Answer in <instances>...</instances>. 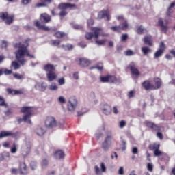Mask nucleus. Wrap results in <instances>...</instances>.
Here are the masks:
<instances>
[{
  "label": "nucleus",
  "mask_w": 175,
  "mask_h": 175,
  "mask_svg": "<svg viewBox=\"0 0 175 175\" xmlns=\"http://www.w3.org/2000/svg\"><path fill=\"white\" fill-rule=\"evenodd\" d=\"M15 49H18L15 52V55L17 61L20 62L21 65H24L27 60L24 59L25 55L27 57H30L31 58H35V55L29 54V51H28V43L22 44L21 42H18L14 44Z\"/></svg>",
  "instance_id": "obj_1"
},
{
  "label": "nucleus",
  "mask_w": 175,
  "mask_h": 175,
  "mask_svg": "<svg viewBox=\"0 0 175 175\" xmlns=\"http://www.w3.org/2000/svg\"><path fill=\"white\" fill-rule=\"evenodd\" d=\"M44 125L49 129H53V128H57V126L58 128H62L64 126V124L58 123L57 119L53 116H47L45 119Z\"/></svg>",
  "instance_id": "obj_2"
},
{
  "label": "nucleus",
  "mask_w": 175,
  "mask_h": 175,
  "mask_svg": "<svg viewBox=\"0 0 175 175\" xmlns=\"http://www.w3.org/2000/svg\"><path fill=\"white\" fill-rule=\"evenodd\" d=\"M33 110H35L34 107H23L21 108V113H24L25 116H23V121L27 122V124H32V121H31V116H32V113H33Z\"/></svg>",
  "instance_id": "obj_3"
},
{
  "label": "nucleus",
  "mask_w": 175,
  "mask_h": 175,
  "mask_svg": "<svg viewBox=\"0 0 175 175\" xmlns=\"http://www.w3.org/2000/svg\"><path fill=\"white\" fill-rule=\"evenodd\" d=\"M113 140V134L109 131L107 133V136L105 137V139L102 144V147L105 151H107L109 148H110V146H111V142Z\"/></svg>",
  "instance_id": "obj_4"
},
{
  "label": "nucleus",
  "mask_w": 175,
  "mask_h": 175,
  "mask_svg": "<svg viewBox=\"0 0 175 175\" xmlns=\"http://www.w3.org/2000/svg\"><path fill=\"white\" fill-rule=\"evenodd\" d=\"M77 98L75 96H71L67 103V109L68 111H75L76 110V107H77Z\"/></svg>",
  "instance_id": "obj_5"
},
{
  "label": "nucleus",
  "mask_w": 175,
  "mask_h": 175,
  "mask_svg": "<svg viewBox=\"0 0 175 175\" xmlns=\"http://www.w3.org/2000/svg\"><path fill=\"white\" fill-rule=\"evenodd\" d=\"M116 19L118 21H122L119 25L120 27V29L122 31H126L128 29V27H129V25L128 24V21L125 19L123 15H120L116 16Z\"/></svg>",
  "instance_id": "obj_6"
},
{
  "label": "nucleus",
  "mask_w": 175,
  "mask_h": 175,
  "mask_svg": "<svg viewBox=\"0 0 175 175\" xmlns=\"http://www.w3.org/2000/svg\"><path fill=\"white\" fill-rule=\"evenodd\" d=\"M0 18L7 24V25H10L12 23H13V20L14 18V16L13 15H9L7 14V12H3L0 14Z\"/></svg>",
  "instance_id": "obj_7"
},
{
  "label": "nucleus",
  "mask_w": 175,
  "mask_h": 175,
  "mask_svg": "<svg viewBox=\"0 0 175 175\" xmlns=\"http://www.w3.org/2000/svg\"><path fill=\"white\" fill-rule=\"evenodd\" d=\"M100 167L98 165L94 166V172L96 175H102V173H106V165L105 163H100Z\"/></svg>",
  "instance_id": "obj_8"
},
{
  "label": "nucleus",
  "mask_w": 175,
  "mask_h": 175,
  "mask_svg": "<svg viewBox=\"0 0 175 175\" xmlns=\"http://www.w3.org/2000/svg\"><path fill=\"white\" fill-rule=\"evenodd\" d=\"M18 135V133H13L12 131H3L0 133V139H3V137H17V135Z\"/></svg>",
  "instance_id": "obj_9"
},
{
  "label": "nucleus",
  "mask_w": 175,
  "mask_h": 175,
  "mask_svg": "<svg viewBox=\"0 0 175 175\" xmlns=\"http://www.w3.org/2000/svg\"><path fill=\"white\" fill-rule=\"evenodd\" d=\"M105 17H106L107 21H110V20L111 19L110 14H109V10H102L98 13V20H102V18H105Z\"/></svg>",
  "instance_id": "obj_10"
},
{
  "label": "nucleus",
  "mask_w": 175,
  "mask_h": 175,
  "mask_svg": "<svg viewBox=\"0 0 175 175\" xmlns=\"http://www.w3.org/2000/svg\"><path fill=\"white\" fill-rule=\"evenodd\" d=\"M157 25L158 27H160L162 32H164V33H166V32L169 31V26L163 23V20L162 19V18H159Z\"/></svg>",
  "instance_id": "obj_11"
},
{
  "label": "nucleus",
  "mask_w": 175,
  "mask_h": 175,
  "mask_svg": "<svg viewBox=\"0 0 175 175\" xmlns=\"http://www.w3.org/2000/svg\"><path fill=\"white\" fill-rule=\"evenodd\" d=\"M160 146L159 142H155L149 145V148L150 150H154V154H162L159 150Z\"/></svg>",
  "instance_id": "obj_12"
},
{
  "label": "nucleus",
  "mask_w": 175,
  "mask_h": 175,
  "mask_svg": "<svg viewBox=\"0 0 175 175\" xmlns=\"http://www.w3.org/2000/svg\"><path fill=\"white\" fill-rule=\"evenodd\" d=\"M100 109L105 116L111 114V107H110V105L107 104L102 105Z\"/></svg>",
  "instance_id": "obj_13"
},
{
  "label": "nucleus",
  "mask_w": 175,
  "mask_h": 175,
  "mask_svg": "<svg viewBox=\"0 0 175 175\" xmlns=\"http://www.w3.org/2000/svg\"><path fill=\"white\" fill-rule=\"evenodd\" d=\"M34 25L38 28V29H42V31H50V27H49V26L41 25L38 20L34 21Z\"/></svg>",
  "instance_id": "obj_14"
},
{
  "label": "nucleus",
  "mask_w": 175,
  "mask_h": 175,
  "mask_svg": "<svg viewBox=\"0 0 175 175\" xmlns=\"http://www.w3.org/2000/svg\"><path fill=\"white\" fill-rule=\"evenodd\" d=\"M130 70L134 76H139L140 73L139 72V70H137V68H136V64L135 63L132 62L129 65Z\"/></svg>",
  "instance_id": "obj_15"
},
{
  "label": "nucleus",
  "mask_w": 175,
  "mask_h": 175,
  "mask_svg": "<svg viewBox=\"0 0 175 175\" xmlns=\"http://www.w3.org/2000/svg\"><path fill=\"white\" fill-rule=\"evenodd\" d=\"M44 70L50 73V72H55V66L51 64H48L44 66Z\"/></svg>",
  "instance_id": "obj_16"
},
{
  "label": "nucleus",
  "mask_w": 175,
  "mask_h": 175,
  "mask_svg": "<svg viewBox=\"0 0 175 175\" xmlns=\"http://www.w3.org/2000/svg\"><path fill=\"white\" fill-rule=\"evenodd\" d=\"M48 81H54L57 79V74L54 71L46 73Z\"/></svg>",
  "instance_id": "obj_17"
},
{
  "label": "nucleus",
  "mask_w": 175,
  "mask_h": 175,
  "mask_svg": "<svg viewBox=\"0 0 175 175\" xmlns=\"http://www.w3.org/2000/svg\"><path fill=\"white\" fill-rule=\"evenodd\" d=\"M35 133L38 136H43L46 133V130L42 126H38L36 128Z\"/></svg>",
  "instance_id": "obj_18"
},
{
  "label": "nucleus",
  "mask_w": 175,
  "mask_h": 175,
  "mask_svg": "<svg viewBox=\"0 0 175 175\" xmlns=\"http://www.w3.org/2000/svg\"><path fill=\"white\" fill-rule=\"evenodd\" d=\"M40 20L46 23H50L51 21V16L46 13H44L40 15Z\"/></svg>",
  "instance_id": "obj_19"
},
{
  "label": "nucleus",
  "mask_w": 175,
  "mask_h": 175,
  "mask_svg": "<svg viewBox=\"0 0 175 175\" xmlns=\"http://www.w3.org/2000/svg\"><path fill=\"white\" fill-rule=\"evenodd\" d=\"M144 43L148 46H152V37L150 35L146 36L143 40Z\"/></svg>",
  "instance_id": "obj_20"
},
{
  "label": "nucleus",
  "mask_w": 175,
  "mask_h": 175,
  "mask_svg": "<svg viewBox=\"0 0 175 175\" xmlns=\"http://www.w3.org/2000/svg\"><path fill=\"white\" fill-rule=\"evenodd\" d=\"M76 5L75 4H71L69 3H62L59 5V9L62 10L64 9H68V8H75Z\"/></svg>",
  "instance_id": "obj_21"
},
{
  "label": "nucleus",
  "mask_w": 175,
  "mask_h": 175,
  "mask_svg": "<svg viewBox=\"0 0 175 175\" xmlns=\"http://www.w3.org/2000/svg\"><path fill=\"white\" fill-rule=\"evenodd\" d=\"M36 90L38 91H46V88H47V85L43 82L37 83L36 85Z\"/></svg>",
  "instance_id": "obj_22"
},
{
  "label": "nucleus",
  "mask_w": 175,
  "mask_h": 175,
  "mask_svg": "<svg viewBox=\"0 0 175 175\" xmlns=\"http://www.w3.org/2000/svg\"><path fill=\"white\" fill-rule=\"evenodd\" d=\"M161 85H162V80L159 78H156L154 79V85H153V90H159L161 88Z\"/></svg>",
  "instance_id": "obj_23"
},
{
  "label": "nucleus",
  "mask_w": 175,
  "mask_h": 175,
  "mask_svg": "<svg viewBox=\"0 0 175 175\" xmlns=\"http://www.w3.org/2000/svg\"><path fill=\"white\" fill-rule=\"evenodd\" d=\"M92 31L94 33L95 39H98L99 38V35H100V32H102V29L99 27H92Z\"/></svg>",
  "instance_id": "obj_24"
},
{
  "label": "nucleus",
  "mask_w": 175,
  "mask_h": 175,
  "mask_svg": "<svg viewBox=\"0 0 175 175\" xmlns=\"http://www.w3.org/2000/svg\"><path fill=\"white\" fill-rule=\"evenodd\" d=\"M79 65L81 66H89V65H91V62L87 59H79Z\"/></svg>",
  "instance_id": "obj_25"
},
{
  "label": "nucleus",
  "mask_w": 175,
  "mask_h": 175,
  "mask_svg": "<svg viewBox=\"0 0 175 175\" xmlns=\"http://www.w3.org/2000/svg\"><path fill=\"white\" fill-rule=\"evenodd\" d=\"M142 86L145 90H154V85L150 83L148 81H144L142 83Z\"/></svg>",
  "instance_id": "obj_26"
},
{
  "label": "nucleus",
  "mask_w": 175,
  "mask_h": 175,
  "mask_svg": "<svg viewBox=\"0 0 175 175\" xmlns=\"http://www.w3.org/2000/svg\"><path fill=\"white\" fill-rule=\"evenodd\" d=\"M146 124L148 128H151L152 129H154V131H159V127L157 126L155 124L151 122H146Z\"/></svg>",
  "instance_id": "obj_27"
},
{
  "label": "nucleus",
  "mask_w": 175,
  "mask_h": 175,
  "mask_svg": "<svg viewBox=\"0 0 175 175\" xmlns=\"http://www.w3.org/2000/svg\"><path fill=\"white\" fill-rule=\"evenodd\" d=\"M20 173L21 174H27V165L25 163L20 165Z\"/></svg>",
  "instance_id": "obj_28"
},
{
  "label": "nucleus",
  "mask_w": 175,
  "mask_h": 175,
  "mask_svg": "<svg viewBox=\"0 0 175 175\" xmlns=\"http://www.w3.org/2000/svg\"><path fill=\"white\" fill-rule=\"evenodd\" d=\"M136 32L139 35H143V33H146V32H147V29H144V27L142 25H141L137 28Z\"/></svg>",
  "instance_id": "obj_29"
},
{
  "label": "nucleus",
  "mask_w": 175,
  "mask_h": 175,
  "mask_svg": "<svg viewBox=\"0 0 175 175\" xmlns=\"http://www.w3.org/2000/svg\"><path fill=\"white\" fill-rule=\"evenodd\" d=\"M141 51L143 53L144 55H147L151 53V49L148 46H143L141 48Z\"/></svg>",
  "instance_id": "obj_30"
},
{
  "label": "nucleus",
  "mask_w": 175,
  "mask_h": 175,
  "mask_svg": "<svg viewBox=\"0 0 175 175\" xmlns=\"http://www.w3.org/2000/svg\"><path fill=\"white\" fill-rule=\"evenodd\" d=\"M48 88L50 91H57L58 90V85H57V83H51V84H50L48 86Z\"/></svg>",
  "instance_id": "obj_31"
},
{
  "label": "nucleus",
  "mask_w": 175,
  "mask_h": 175,
  "mask_svg": "<svg viewBox=\"0 0 175 175\" xmlns=\"http://www.w3.org/2000/svg\"><path fill=\"white\" fill-rule=\"evenodd\" d=\"M135 95H136V90H130L127 93V96L129 99H132V98H135Z\"/></svg>",
  "instance_id": "obj_32"
},
{
  "label": "nucleus",
  "mask_w": 175,
  "mask_h": 175,
  "mask_svg": "<svg viewBox=\"0 0 175 175\" xmlns=\"http://www.w3.org/2000/svg\"><path fill=\"white\" fill-rule=\"evenodd\" d=\"M8 94H11L12 95H17L18 94H21V91L14 90L12 89L7 90Z\"/></svg>",
  "instance_id": "obj_33"
},
{
  "label": "nucleus",
  "mask_w": 175,
  "mask_h": 175,
  "mask_svg": "<svg viewBox=\"0 0 175 175\" xmlns=\"http://www.w3.org/2000/svg\"><path fill=\"white\" fill-rule=\"evenodd\" d=\"M12 68L17 70V69H20V64L17 62H12L11 64V68Z\"/></svg>",
  "instance_id": "obj_34"
},
{
  "label": "nucleus",
  "mask_w": 175,
  "mask_h": 175,
  "mask_svg": "<svg viewBox=\"0 0 175 175\" xmlns=\"http://www.w3.org/2000/svg\"><path fill=\"white\" fill-rule=\"evenodd\" d=\"M117 78L113 75H108V83H116Z\"/></svg>",
  "instance_id": "obj_35"
},
{
  "label": "nucleus",
  "mask_w": 175,
  "mask_h": 175,
  "mask_svg": "<svg viewBox=\"0 0 175 175\" xmlns=\"http://www.w3.org/2000/svg\"><path fill=\"white\" fill-rule=\"evenodd\" d=\"M107 42V40L103 39V40H96L95 43L97 44V46H103L104 44Z\"/></svg>",
  "instance_id": "obj_36"
},
{
  "label": "nucleus",
  "mask_w": 175,
  "mask_h": 175,
  "mask_svg": "<svg viewBox=\"0 0 175 175\" xmlns=\"http://www.w3.org/2000/svg\"><path fill=\"white\" fill-rule=\"evenodd\" d=\"M62 47L64 50H72L73 49V45L67 44L66 45H62Z\"/></svg>",
  "instance_id": "obj_37"
},
{
  "label": "nucleus",
  "mask_w": 175,
  "mask_h": 175,
  "mask_svg": "<svg viewBox=\"0 0 175 175\" xmlns=\"http://www.w3.org/2000/svg\"><path fill=\"white\" fill-rule=\"evenodd\" d=\"M12 75V70H8V68H1V75Z\"/></svg>",
  "instance_id": "obj_38"
},
{
  "label": "nucleus",
  "mask_w": 175,
  "mask_h": 175,
  "mask_svg": "<svg viewBox=\"0 0 175 175\" xmlns=\"http://www.w3.org/2000/svg\"><path fill=\"white\" fill-rule=\"evenodd\" d=\"M53 157H54V158H55V159H64V158H65V154H54Z\"/></svg>",
  "instance_id": "obj_39"
},
{
  "label": "nucleus",
  "mask_w": 175,
  "mask_h": 175,
  "mask_svg": "<svg viewBox=\"0 0 175 175\" xmlns=\"http://www.w3.org/2000/svg\"><path fill=\"white\" fill-rule=\"evenodd\" d=\"M110 29L113 31V32H120L122 31L120 26H113L110 28Z\"/></svg>",
  "instance_id": "obj_40"
},
{
  "label": "nucleus",
  "mask_w": 175,
  "mask_h": 175,
  "mask_svg": "<svg viewBox=\"0 0 175 175\" xmlns=\"http://www.w3.org/2000/svg\"><path fill=\"white\" fill-rule=\"evenodd\" d=\"M0 106H3L4 107H8V104L5 102V99L2 96H0Z\"/></svg>",
  "instance_id": "obj_41"
},
{
  "label": "nucleus",
  "mask_w": 175,
  "mask_h": 175,
  "mask_svg": "<svg viewBox=\"0 0 175 175\" xmlns=\"http://www.w3.org/2000/svg\"><path fill=\"white\" fill-rule=\"evenodd\" d=\"M100 80L102 83H109V75L100 77Z\"/></svg>",
  "instance_id": "obj_42"
},
{
  "label": "nucleus",
  "mask_w": 175,
  "mask_h": 175,
  "mask_svg": "<svg viewBox=\"0 0 175 175\" xmlns=\"http://www.w3.org/2000/svg\"><path fill=\"white\" fill-rule=\"evenodd\" d=\"M162 54H163V52L159 49L154 53V58H159V57H162Z\"/></svg>",
  "instance_id": "obj_43"
},
{
  "label": "nucleus",
  "mask_w": 175,
  "mask_h": 175,
  "mask_svg": "<svg viewBox=\"0 0 175 175\" xmlns=\"http://www.w3.org/2000/svg\"><path fill=\"white\" fill-rule=\"evenodd\" d=\"M165 49H166V46L165 45V43H163V42H161L160 44H159V50H160L161 51H163H163H165Z\"/></svg>",
  "instance_id": "obj_44"
},
{
  "label": "nucleus",
  "mask_w": 175,
  "mask_h": 175,
  "mask_svg": "<svg viewBox=\"0 0 175 175\" xmlns=\"http://www.w3.org/2000/svg\"><path fill=\"white\" fill-rule=\"evenodd\" d=\"M55 38H64V36H65V33L57 31L55 33Z\"/></svg>",
  "instance_id": "obj_45"
},
{
  "label": "nucleus",
  "mask_w": 175,
  "mask_h": 175,
  "mask_svg": "<svg viewBox=\"0 0 175 175\" xmlns=\"http://www.w3.org/2000/svg\"><path fill=\"white\" fill-rule=\"evenodd\" d=\"M92 38H94V33L89 32V33H86L85 34V38L88 40H91V39H92Z\"/></svg>",
  "instance_id": "obj_46"
},
{
  "label": "nucleus",
  "mask_w": 175,
  "mask_h": 175,
  "mask_svg": "<svg viewBox=\"0 0 175 175\" xmlns=\"http://www.w3.org/2000/svg\"><path fill=\"white\" fill-rule=\"evenodd\" d=\"M13 76L15 79H17L18 80H23V79H24V77L18 73H14Z\"/></svg>",
  "instance_id": "obj_47"
},
{
  "label": "nucleus",
  "mask_w": 175,
  "mask_h": 175,
  "mask_svg": "<svg viewBox=\"0 0 175 175\" xmlns=\"http://www.w3.org/2000/svg\"><path fill=\"white\" fill-rule=\"evenodd\" d=\"M126 126V122L125 120H121L119 122V127L122 129V128H124V126Z\"/></svg>",
  "instance_id": "obj_48"
},
{
  "label": "nucleus",
  "mask_w": 175,
  "mask_h": 175,
  "mask_svg": "<svg viewBox=\"0 0 175 175\" xmlns=\"http://www.w3.org/2000/svg\"><path fill=\"white\" fill-rule=\"evenodd\" d=\"M57 83L59 85H64V84H65V78L62 77L59 79Z\"/></svg>",
  "instance_id": "obj_49"
},
{
  "label": "nucleus",
  "mask_w": 175,
  "mask_h": 175,
  "mask_svg": "<svg viewBox=\"0 0 175 175\" xmlns=\"http://www.w3.org/2000/svg\"><path fill=\"white\" fill-rule=\"evenodd\" d=\"M147 170H148V172H152L154 170V166L152 163H148L147 164Z\"/></svg>",
  "instance_id": "obj_50"
},
{
  "label": "nucleus",
  "mask_w": 175,
  "mask_h": 175,
  "mask_svg": "<svg viewBox=\"0 0 175 175\" xmlns=\"http://www.w3.org/2000/svg\"><path fill=\"white\" fill-rule=\"evenodd\" d=\"M58 102H59V103L64 104L66 103V100H65V98L64 96H59L57 99Z\"/></svg>",
  "instance_id": "obj_51"
},
{
  "label": "nucleus",
  "mask_w": 175,
  "mask_h": 175,
  "mask_svg": "<svg viewBox=\"0 0 175 175\" xmlns=\"http://www.w3.org/2000/svg\"><path fill=\"white\" fill-rule=\"evenodd\" d=\"M30 167L32 170H35V169H36V162L32 161L30 163Z\"/></svg>",
  "instance_id": "obj_52"
},
{
  "label": "nucleus",
  "mask_w": 175,
  "mask_h": 175,
  "mask_svg": "<svg viewBox=\"0 0 175 175\" xmlns=\"http://www.w3.org/2000/svg\"><path fill=\"white\" fill-rule=\"evenodd\" d=\"M66 14H68V12L66 11H65V10H62L59 13L60 17H65V16H66Z\"/></svg>",
  "instance_id": "obj_53"
},
{
  "label": "nucleus",
  "mask_w": 175,
  "mask_h": 175,
  "mask_svg": "<svg viewBox=\"0 0 175 175\" xmlns=\"http://www.w3.org/2000/svg\"><path fill=\"white\" fill-rule=\"evenodd\" d=\"M52 44L53 46H59V44H61V41H59V40H52Z\"/></svg>",
  "instance_id": "obj_54"
},
{
  "label": "nucleus",
  "mask_w": 175,
  "mask_h": 175,
  "mask_svg": "<svg viewBox=\"0 0 175 175\" xmlns=\"http://www.w3.org/2000/svg\"><path fill=\"white\" fill-rule=\"evenodd\" d=\"M17 152V145H16V144H14V146L13 148L11 149V152H12V154H14Z\"/></svg>",
  "instance_id": "obj_55"
},
{
  "label": "nucleus",
  "mask_w": 175,
  "mask_h": 175,
  "mask_svg": "<svg viewBox=\"0 0 175 175\" xmlns=\"http://www.w3.org/2000/svg\"><path fill=\"white\" fill-rule=\"evenodd\" d=\"M98 69V70H102L103 69V64H100L99 66H97L96 67H92L90 68V69Z\"/></svg>",
  "instance_id": "obj_56"
},
{
  "label": "nucleus",
  "mask_w": 175,
  "mask_h": 175,
  "mask_svg": "<svg viewBox=\"0 0 175 175\" xmlns=\"http://www.w3.org/2000/svg\"><path fill=\"white\" fill-rule=\"evenodd\" d=\"M128 39V34H123L121 37L122 42H126V40Z\"/></svg>",
  "instance_id": "obj_57"
},
{
  "label": "nucleus",
  "mask_w": 175,
  "mask_h": 175,
  "mask_svg": "<svg viewBox=\"0 0 175 175\" xmlns=\"http://www.w3.org/2000/svg\"><path fill=\"white\" fill-rule=\"evenodd\" d=\"M47 165H49V161L46 159H44L42 161V167H46V166H47Z\"/></svg>",
  "instance_id": "obj_58"
},
{
  "label": "nucleus",
  "mask_w": 175,
  "mask_h": 175,
  "mask_svg": "<svg viewBox=\"0 0 175 175\" xmlns=\"http://www.w3.org/2000/svg\"><path fill=\"white\" fill-rule=\"evenodd\" d=\"M73 76V79H75V80H79V72H75L72 74Z\"/></svg>",
  "instance_id": "obj_59"
},
{
  "label": "nucleus",
  "mask_w": 175,
  "mask_h": 175,
  "mask_svg": "<svg viewBox=\"0 0 175 175\" xmlns=\"http://www.w3.org/2000/svg\"><path fill=\"white\" fill-rule=\"evenodd\" d=\"M125 55H128V56L133 55V51H132L131 50L126 51L125 52Z\"/></svg>",
  "instance_id": "obj_60"
},
{
  "label": "nucleus",
  "mask_w": 175,
  "mask_h": 175,
  "mask_svg": "<svg viewBox=\"0 0 175 175\" xmlns=\"http://www.w3.org/2000/svg\"><path fill=\"white\" fill-rule=\"evenodd\" d=\"M172 13H173V10H172V8H168V10L166 12L167 16H171Z\"/></svg>",
  "instance_id": "obj_61"
},
{
  "label": "nucleus",
  "mask_w": 175,
  "mask_h": 175,
  "mask_svg": "<svg viewBox=\"0 0 175 175\" xmlns=\"http://www.w3.org/2000/svg\"><path fill=\"white\" fill-rule=\"evenodd\" d=\"M118 174L124 175V167H120L118 170Z\"/></svg>",
  "instance_id": "obj_62"
},
{
  "label": "nucleus",
  "mask_w": 175,
  "mask_h": 175,
  "mask_svg": "<svg viewBox=\"0 0 175 175\" xmlns=\"http://www.w3.org/2000/svg\"><path fill=\"white\" fill-rule=\"evenodd\" d=\"M157 137H159V139H160V140H162V139H163V135H162V133L161 132H158L157 133Z\"/></svg>",
  "instance_id": "obj_63"
},
{
  "label": "nucleus",
  "mask_w": 175,
  "mask_h": 175,
  "mask_svg": "<svg viewBox=\"0 0 175 175\" xmlns=\"http://www.w3.org/2000/svg\"><path fill=\"white\" fill-rule=\"evenodd\" d=\"M88 27H91V25H94V20L89 19L88 21Z\"/></svg>",
  "instance_id": "obj_64"
}]
</instances>
